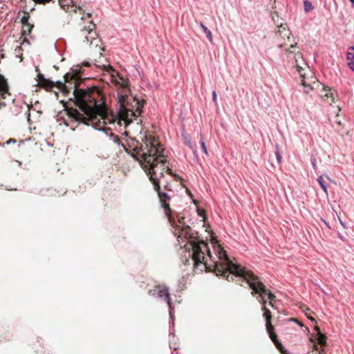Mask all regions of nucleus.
I'll use <instances>...</instances> for the list:
<instances>
[{"label": "nucleus", "instance_id": "f257e3e1", "mask_svg": "<svg viewBox=\"0 0 354 354\" xmlns=\"http://www.w3.org/2000/svg\"><path fill=\"white\" fill-rule=\"evenodd\" d=\"M94 65L102 69L104 74L109 75L110 81L114 84L121 91L118 92V102L116 111L110 115H104L102 112L101 104L96 100L92 93L88 90L79 88L77 82L80 78L78 69L73 70L72 73H67L64 77L69 82L71 77L74 81L73 94L75 104L79 107L82 113L76 109L67 110V115L71 121L78 124L83 123L86 125H91L95 129L105 131L104 124H113L120 131L128 126L141 115L143 103L135 97H129L128 80L121 75L111 65L95 60Z\"/></svg>", "mask_w": 354, "mask_h": 354}, {"label": "nucleus", "instance_id": "f03ea898", "mask_svg": "<svg viewBox=\"0 0 354 354\" xmlns=\"http://www.w3.org/2000/svg\"><path fill=\"white\" fill-rule=\"evenodd\" d=\"M213 253L212 258H208L202 266L208 271L212 270L216 276H221L227 281H233L239 278V283L246 282L252 290V295H259L261 301H265V297L270 300V306L274 307L273 301L276 297L266 286L259 280L252 272L247 270L240 265L234 263L228 257L226 252L216 242L211 243Z\"/></svg>", "mask_w": 354, "mask_h": 354}, {"label": "nucleus", "instance_id": "7ed1b4c3", "mask_svg": "<svg viewBox=\"0 0 354 354\" xmlns=\"http://www.w3.org/2000/svg\"><path fill=\"white\" fill-rule=\"evenodd\" d=\"M150 174V180L153 184L154 189L158 192L161 206L171 224L173 234L177 237L179 244L187 241L184 246L189 245V249H192L191 256L194 266L197 268L208 258H212L213 251H211L207 243L203 240L200 241L195 236L191 227L185 223V218L170 208L167 203L170 200V196L167 193L160 191L158 180L153 178L152 174Z\"/></svg>", "mask_w": 354, "mask_h": 354}, {"label": "nucleus", "instance_id": "20e7f679", "mask_svg": "<svg viewBox=\"0 0 354 354\" xmlns=\"http://www.w3.org/2000/svg\"><path fill=\"white\" fill-rule=\"evenodd\" d=\"M105 131L113 143L121 146L124 150L134 159L138 160L141 165L147 162L151 167L154 163L156 156H160L161 149L157 147V140L151 135L145 134L141 136V142L134 138L126 140V144L123 143L119 137L111 131Z\"/></svg>", "mask_w": 354, "mask_h": 354}, {"label": "nucleus", "instance_id": "39448f33", "mask_svg": "<svg viewBox=\"0 0 354 354\" xmlns=\"http://www.w3.org/2000/svg\"><path fill=\"white\" fill-rule=\"evenodd\" d=\"M287 57L289 59V62L291 64L292 67L297 68V71L299 75L300 78V84L303 87L304 93L308 94L310 93L311 90H313V86L310 83L307 82V79L306 77V73H304L305 68L304 66H306V63L305 62L303 55L301 53H294L292 51L288 52Z\"/></svg>", "mask_w": 354, "mask_h": 354}, {"label": "nucleus", "instance_id": "423d86ee", "mask_svg": "<svg viewBox=\"0 0 354 354\" xmlns=\"http://www.w3.org/2000/svg\"><path fill=\"white\" fill-rule=\"evenodd\" d=\"M157 147L161 149L160 156H156L154 163H153L152 167H151L147 162H143L142 165H144L145 168H147L149 174H152L153 176L156 174L157 172V167L158 164L161 165L162 170L166 169V171L171 176H173L176 180H180V177L178 174H174L172 172V170L169 167L168 161L165 159L164 155L165 149L159 143L157 140Z\"/></svg>", "mask_w": 354, "mask_h": 354}, {"label": "nucleus", "instance_id": "0eeeda50", "mask_svg": "<svg viewBox=\"0 0 354 354\" xmlns=\"http://www.w3.org/2000/svg\"><path fill=\"white\" fill-rule=\"evenodd\" d=\"M95 24L91 21L88 26H84L80 30V36L84 37L83 42L90 45L95 44L97 47L99 39L97 37V33L95 31Z\"/></svg>", "mask_w": 354, "mask_h": 354}, {"label": "nucleus", "instance_id": "6e6552de", "mask_svg": "<svg viewBox=\"0 0 354 354\" xmlns=\"http://www.w3.org/2000/svg\"><path fill=\"white\" fill-rule=\"evenodd\" d=\"M261 310L264 311L263 317L266 320V326L268 333L269 334V336L270 339L272 340V342L274 343L276 346L278 348H280L282 347V344L281 342H279L277 339V335L274 331V327L271 324V313L270 311L266 308V306H262Z\"/></svg>", "mask_w": 354, "mask_h": 354}, {"label": "nucleus", "instance_id": "1a4fd4ad", "mask_svg": "<svg viewBox=\"0 0 354 354\" xmlns=\"http://www.w3.org/2000/svg\"><path fill=\"white\" fill-rule=\"evenodd\" d=\"M150 293L158 298L164 299L169 308V315L173 319V314L171 311V299L169 293V288L165 286H157L155 289L150 291Z\"/></svg>", "mask_w": 354, "mask_h": 354}, {"label": "nucleus", "instance_id": "9d476101", "mask_svg": "<svg viewBox=\"0 0 354 354\" xmlns=\"http://www.w3.org/2000/svg\"><path fill=\"white\" fill-rule=\"evenodd\" d=\"M37 80L38 84L47 91L51 90L55 86L59 87V88H63V87L66 88V86L62 82L59 81L54 82L53 81H51L49 79H46L44 77V75L41 73H38Z\"/></svg>", "mask_w": 354, "mask_h": 354}, {"label": "nucleus", "instance_id": "9b49d317", "mask_svg": "<svg viewBox=\"0 0 354 354\" xmlns=\"http://www.w3.org/2000/svg\"><path fill=\"white\" fill-rule=\"evenodd\" d=\"M59 6L66 12L68 11L70 6L72 8L74 6L73 0H59Z\"/></svg>", "mask_w": 354, "mask_h": 354}, {"label": "nucleus", "instance_id": "f8f14e48", "mask_svg": "<svg viewBox=\"0 0 354 354\" xmlns=\"http://www.w3.org/2000/svg\"><path fill=\"white\" fill-rule=\"evenodd\" d=\"M200 26H201V28L203 29V30L204 33L205 34L208 40L211 43H212L213 37H212V34L211 30L209 29H208V28L202 21L200 22Z\"/></svg>", "mask_w": 354, "mask_h": 354}, {"label": "nucleus", "instance_id": "ddd939ff", "mask_svg": "<svg viewBox=\"0 0 354 354\" xmlns=\"http://www.w3.org/2000/svg\"><path fill=\"white\" fill-rule=\"evenodd\" d=\"M317 180L319 185H320V187H322V189H323V191L325 192V194L326 195H328V189H327L328 185H327L326 183L324 181L323 176H319L317 178Z\"/></svg>", "mask_w": 354, "mask_h": 354}, {"label": "nucleus", "instance_id": "4468645a", "mask_svg": "<svg viewBox=\"0 0 354 354\" xmlns=\"http://www.w3.org/2000/svg\"><path fill=\"white\" fill-rule=\"evenodd\" d=\"M323 89L326 91V93H325V97H327V98H330L331 99V102L330 103L332 102H335V97H334V95L333 93H331V88L328 86H324L323 88Z\"/></svg>", "mask_w": 354, "mask_h": 354}, {"label": "nucleus", "instance_id": "2eb2a0df", "mask_svg": "<svg viewBox=\"0 0 354 354\" xmlns=\"http://www.w3.org/2000/svg\"><path fill=\"white\" fill-rule=\"evenodd\" d=\"M354 59V46H351L348 47V50L346 53V59L348 62L351 59Z\"/></svg>", "mask_w": 354, "mask_h": 354}, {"label": "nucleus", "instance_id": "dca6fc26", "mask_svg": "<svg viewBox=\"0 0 354 354\" xmlns=\"http://www.w3.org/2000/svg\"><path fill=\"white\" fill-rule=\"evenodd\" d=\"M304 11L306 12H309L310 11H311L313 9V6L311 2H310L308 0L304 1Z\"/></svg>", "mask_w": 354, "mask_h": 354}, {"label": "nucleus", "instance_id": "f3484780", "mask_svg": "<svg viewBox=\"0 0 354 354\" xmlns=\"http://www.w3.org/2000/svg\"><path fill=\"white\" fill-rule=\"evenodd\" d=\"M274 153H275V156H276L277 162L278 163H281V159H282V156H281V153L279 151V147L278 144L276 145V151H275Z\"/></svg>", "mask_w": 354, "mask_h": 354}, {"label": "nucleus", "instance_id": "a211bd4d", "mask_svg": "<svg viewBox=\"0 0 354 354\" xmlns=\"http://www.w3.org/2000/svg\"><path fill=\"white\" fill-rule=\"evenodd\" d=\"M29 19L28 14H25L21 19V21L23 24H28Z\"/></svg>", "mask_w": 354, "mask_h": 354}, {"label": "nucleus", "instance_id": "6ab92c4d", "mask_svg": "<svg viewBox=\"0 0 354 354\" xmlns=\"http://www.w3.org/2000/svg\"><path fill=\"white\" fill-rule=\"evenodd\" d=\"M201 148H202L203 151L207 156H208V152H207V147H206L205 143V142L203 141V139H201Z\"/></svg>", "mask_w": 354, "mask_h": 354}, {"label": "nucleus", "instance_id": "aec40b11", "mask_svg": "<svg viewBox=\"0 0 354 354\" xmlns=\"http://www.w3.org/2000/svg\"><path fill=\"white\" fill-rule=\"evenodd\" d=\"M184 143L189 148H191V149L192 148V143L191 142V140L189 138H187V137L184 138Z\"/></svg>", "mask_w": 354, "mask_h": 354}, {"label": "nucleus", "instance_id": "412c9836", "mask_svg": "<svg viewBox=\"0 0 354 354\" xmlns=\"http://www.w3.org/2000/svg\"><path fill=\"white\" fill-rule=\"evenodd\" d=\"M347 64L349 68L354 72V59L349 60Z\"/></svg>", "mask_w": 354, "mask_h": 354}, {"label": "nucleus", "instance_id": "4be33fe9", "mask_svg": "<svg viewBox=\"0 0 354 354\" xmlns=\"http://www.w3.org/2000/svg\"><path fill=\"white\" fill-rule=\"evenodd\" d=\"M319 342H320L322 344H324L326 342V337L323 335L320 334L319 337Z\"/></svg>", "mask_w": 354, "mask_h": 354}, {"label": "nucleus", "instance_id": "5701e85b", "mask_svg": "<svg viewBox=\"0 0 354 354\" xmlns=\"http://www.w3.org/2000/svg\"><path fill=\"white\" fill-rule=\"evenodd\" d=\"M216 97H217L216 93L215 91H214L212 92V100L214 103H216Z\"/></svg>", "mask_w": 354, "mask_h": 354}, {"label": "nucleus", "instance_id": "b1692460", "mask_svg": "<svg viewBox=\"0 0 354 354\" xmlns=\"http://www.w3.org/2000/svg\"><path fill=\"white\" fill-rule=\"evenodd\" d=\"M198 214L201 217H203V219L205 220V212L203 210H198Z\"/></svg>", "mask_w": 354, "mask_h": 354}, {"label": "nucleus", "instance_id": "393cba45", "mask_svg": "<svg viewBox=\"0 0 354 354\" xmlns=\"http://www.w3.org/2000/svg\"><path fill=\"white\" fill-rule=\"evenodd\" d=\"M310 162H311V165H312L314 169H315L316 168V161H315V158H311Z\"/></svg>", "mask_w": 354, "mask_h": 354}, {"label": "nucleus", "instance_id": "a878e982", "mask_svg": "<svg viewBox=\"0 0 354 354\" xmlns=\"http://www.w3.org/2000/svg\"><path fill=\"white\" fill-rule=\"evenodd\" d=\"M15 142H16V141H15V140H14V139H12V138H11V139H9V140L6 142V145H8V144L12 143V142H14V143H15Z\"/></svg>", "mask_w": 354, "mask_h": 354}, {"label": "nucleus", "instance_id": "bb28decb", "mask_svg": "<svg viewBox=\"0 0 354 354\" xmlns=\"http://www.w3.org/2000/svg\"><path fill=\"white\" fill-rule=\"evenodd\" d=\"M290 321H293V322H297L299 326H302L301 323L299 322L298 320H297L296 319H294V318H292L290 319Z\"/></svg>", "mask_w": 354, "mask_h": 354}, {"label": "nucleus", "instance_id": "cd10ccee", "mask_svg": "<svg viewBox=\"0 0 354 354\" xmlns=\"http://www.w3.org/2000/svg\"><path fill=\"white\" fill-rule=\"evenodd\" d=\"M266 302H267L266 297H265V301H261L263 306H266Z\"/></svg>", "mask_w": 354, "mask_h": 354}, {"label": "nucleus", "instance_id": "c85d7f7f", "mask_svg": "<svg viewBox=\"0 0 354 354\" xmlns=\"http://www.w3.org/2000/svg\"><path fill=\"white\" fill-rule=\"evenodd\" d=\"M351 4V6L354 8V0H349Z\"/></svg>", "mask_w": 354, "mask_h": 354}, {"label": "nucleus", "instance_id": "c756f323", "mask_svg": "<svg viewBox=\"0 0 354 354\" xmlns=\"http://www.w3.org/2000/svg\"><path fill=\"white\" fill-rule=\"evenodd\" d=\"M159 176H160V178L164 176V174H163L162 171H161L159 173Z\"/></svg>", "mask_w": 354, "mask_h": 354}, {"label": "nucleus", "instance_id": "7c9ffc66", "mask_svg": "<svg viewBox=\"0 0 354 354\" xmlns=\"http://www.w3.org/2000/svg\"><path fill=\"white\" fill-rule=\"evenodd\" d=\"M123 135L125 136V137H127L129 136V133L127 131H124L123 133Z\"/></svg>", "mask_w": 354, "mask_h": 354}, {"label": "nucleus", "instance_id": "2f4dec72", "mask_svg": "<svg viewBox=\"0 0 354 354\" xmlns=\"http://www.w3.org/2000/svg\"><path fill=\"white\" fill-rule=\"evenodd\" d=\"M64 124L66 125V126H69V124L68 123V122L64 120Z\"/></svg>", "mask_w": 354, "mask_h": 354}, {"label": "nucleus", "instance_id": "473e14b6", "mask_svg": "<svg viewBox=\"0 0 354 354\" xmlns=\"http://www.w3.org/2000/svg\"><path fill=\"white\" fill-rule=\"evenodd\" d=\"M100 55H101V57H102V59H104V61H105V62H106V59H105L103 56H102V53H100Z\"/></svg>", "mask_w": 354, "mask_h": 354}, {"label": "nucleus", "instance_id": "72a5a7b5", "mask_svg": "<svg viewBox=\"0 0 354 354\" xmlns=\"http://www.w3.org/2000/svg\"><path fill=\"white\" fill-rule=\"evenodd\" d=\"M86 65L87 66H90V64H89V63H88V62H86Z\"/></svg>", "mask_w": 354, "mask_h": 354}, {"label": "nucleus", "instance_id": "f704fd0d", "mask_svg": "<svg viewBox=\"0 0 354 354\" xmlns=\"http://www.w3.org/2000/svg\"><path fill=\"white\" fill-rule=\"evenodd\" d=\"M87 16H88V17H90L91 16V13H88V14H87Z\"/></svg>", "mask_w": 354, "mask_h": 354}, {"label": "nucleus", "instance_id": "c9c22d12", "mask_svg": "<svg viewBox=\"0 0 354 354\" xmlns=\"http://www.w3.org/2000/svg\"><path fill=\"white\" fill-rule=\"evenodd\" d=\"M341 224L345 227L344 223L341 222Z\"/></svg>", "mask_w": 354, "mask_h": 354}]
</instances>
